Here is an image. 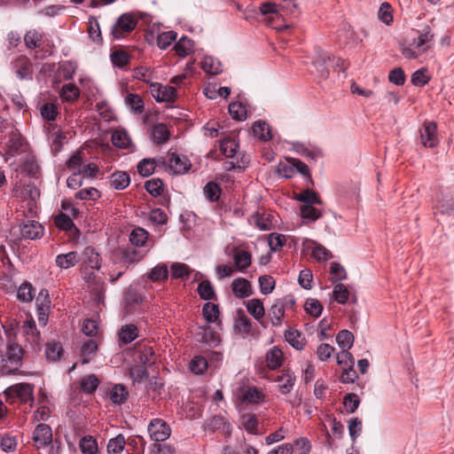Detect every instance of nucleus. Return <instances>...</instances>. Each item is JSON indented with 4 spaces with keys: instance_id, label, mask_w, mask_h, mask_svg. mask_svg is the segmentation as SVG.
<instances>
[{
    "instance_id": "nucleus-1",
    "label": "nucleus",
    "mask_w": 454,
    "mask_h": 454,
    "mask_svg": "<svg viewBox=\"0 0 454 454\" xmlns=\"http://www.w3.org/2000/svg\"><path fill=\"white\" fill-rule=\"evenodd\" d=\"M12 196L26 202V207L31 215L37 212V200L40 198V191L34 184H17L13 188Z\"/></svg>"
},
{
    "instance_id": "nucleus-2",
    "label": "nucleus",
    "mask_w": 454,
    "mask_h": 454,
    "mask_svg": "<svg viewBox=\"0 0 454 454\" xmlns=\"http://www.w3.org/2000/svg\"><path fill=\"white\" fill-rule=\"evenodd\" d=\"M24 139L17 129L9 134L0 136V153L7 157H13L23 152Z\"/></svg>"
},
{
    "instance_id": "nucleus-3",
    "label": "nucleus",
    "mask_w": 454,
    "mask_h": 454,
    "mask_svg": "<svg viewBox=\"0 0 454 454\" xmlns=\"http://www.w3.org/2000/svg\"><path fill=\"white\" fill-rule=\"evenodd\" d=\"M23 350L17 344H8L5 357L2 359V371L4 373H12L20 367L22 364Z\"/></svg>"
},
{
    "instance_id": "nucleus-4",
    "label": "nucleus",
    "mask_w": 454,
    "mask_h": 454,
    "mask_svg": "<svg viewBox=\"0 0 454 454\" xmlns=\"http://www.w3.org/2000/svg\"><path fill=\"white\" fill-rule=\"evenodd\" d=\"M137 24V20L130 13H123L113 25L111 33L114 38H121L126 34L133 31L136 28Z\"/></svg>"
},
{
    "instance_id": "nucleus-5",
    "label": "nucleus",
    "mask_w": 454,
    "mask_h": 454,
    "mask_svg": "<svg viewBox=\"0 0 454 454\" xmlns=\"http://www.w3.org/2000/svg\"><path fill=\"white\" fill-rule=\"evenodd\" d=\"M12 69L20 80L33 79V63L26 56H20L12 62Z\"/></svg>"
},
{
    "instance_id": "nucleus-6",
    "label": "nucleus",
    "mask_w": 454,
    "mask_h": 454,
    "mask_svg": "<svg viewBox=\"0 0 454 454\" xmlns=\"http://www.w3.org/2000/svg\"><path fill=\"white\" fill-rule=\"evenodd\" d=\"M148 433L155 442L166 441L171 434L169 426L160 419H153L148 425Z\"/></svg>"
},
{
    "instance_id": "nucleus-7",
    "label": "nucleus",
    "mask_w": 454,
    "mask_h": 454,
    "mask_svg": "<svg viewBox=\"0 0 454 454\" xmlns=\"http://www.w3.org/2000/svg\"><path fill=\"white\" fill-rule=\"evenodd\" d=\"M34 387L28 383H20L8 387L4 393L9 397H18L20 402L33 401Z\"/></svg>"
},
{
    "instance_id": "nucleus-8",
    "label": "nucleus",
    "mask_w": 454,
    "mask_h": 454,
    "mask_svg": "<svg viewBox=\"0 0 454 454\" xmlns=\"http://www.w3.org/2000/svg\"><path fill=\"white\" fill-rule=\"evenodd\" d=\"M33 441L37 449L50 445L52 442L51 427L47 424H39L33 432Z\"/></svg>"
},
{
    "instance_id": "nucleus-9",
    "label": "nucleus",
    "mask_w": 454,
    "mask_h": 454,
    "mask_svg": "<svg viewBox=\"0 0 454 454\" xmlns=\"http://www.w3.org/2000/svg\"><path fill=\"white\" fill-rule=\"evenodd\" d=\"M152 94L158 102H173L176 90L172 86H162L160 83L151 84Z\"/></svg>"
},
{
    "instance_id": "nucleus-10",
    "label": "nucleus",
    "mask_w": 454,
    "mask_h": 454,
    "mask_svg": "<svg viewBox=\"0 0 454 454\" xmlns=\"http://www.w3.org/2000/svg\"><path fill=\"white\" fill-rule=\"evenodd\" d=\"M191 167L189 160L184 156L176 153H171L168 159L169 172L174 175H182L186 173Z\"/></svg>"
},
{
    "instance_id": "nucleus-11",
    "label": "nucleus",
    "mask_w": 454,
    "mask_h": 454,
    "mask_svg": "<svg viewBox=\"0 0 454 454\" xmlns=\"http://www.w3.org/2000/svg\"><path fill=\"white\" fill-rule=\"evenodd\" d=\"M20 235L26 239H36L43 235V225L34 220H28L21 225Z\"/></svg>"
},
{
    "instance_id": "nucleus-12",
    "label": "nucleus",
    "mask_w": 454,
    "mask_h": 454,
    "mask_svg": "<svg viewBox=\"0 0 454 454\" xmlns=\"http://www.w3.org/2000/svg\"><path fill=\"white\" fill-rule=\"evenodd\" d=\"M330 59L331 57L327 52L321 49H316L313 65L317 68L318 75L323 79H326L329 75V70L326 67V62L330 60Z\"/></svg>"
},
{
    "instance_id": "nucleus-13",
    "label": "nucleus",
    "mask_w": 454,
    "mask_h": 454,
    "mask_svg": "<svg viewBox=\"0 0 454 454\" xmlns=\"http://www.w3.org/2000/svg\"><path fill=\"white\" fill-rule=\"evenodd\" d=\"M436 125L434 122H425L420 130V139L424 146L434 147L437 144Z\"/></svg>"
},
{
    "instance_id": "nucleus-14",
    "label": "nucleus",
    "mask_w": 454,
    "mask_h": 454,
    "mask_svg": "<svg viewBox=\"0 0 454 454\" xmlns=\"http://www.w3.org/2000/svg\"><path fill=\"white\" fill-rule=\"evenodd\" d=\"M156 355L153 348L146 345H139L137 350V360L145 366H151L156 362Z\"/></svg>"
},
{
    "instance_id": "nucleus-15",
    "label": "nucleus",
    "mask_w": 454,
    "mask_h": 454,
    "mask_svg": "<svg viewBox=\"0 0 454 454\" xmlns=\"http://www.w3.org/2000/svg\"><path fill=\"white\" fill-rule=\"evenodd\" d=\"M273 216L268 213L256 212L250 217V223L261 231H270L273 228Z\"/></svg>"
},
{
    "instance_id": "nucleus-16",
    "label": "nucleus",
    "mask_w": 454,
    "mask_h": 454,
    "mask_svg": "<svg viewBox=\"0 0 454 454\" xmlns=\"http://www.w3.org/2000/svg\"><path fill=\"white\" fill-rule=\"evenodd\" d=\"M436 209L442 215H454V194H442L437 201Z\"/></svg>"
},
{
    "instance_id": "nucleus-17",
    "label": "nucleus",
    "mask_w": 454,
    "mask_h": 454,
    "mask_svg": "<svg viewBox=\"0 0 454 454\" xmlns=\"http://www.w3.org/2000/svg\"><path fill=\"white\" fill-rule=\"evenodd\" d=\"M232 292L238 298H246L251 295V284L243 278H236L231 283Z\"/></svg>"
},
{
    "instance_id": "nucleus-18",
    "label": "nucleus",
    "mask_w": 454,
    "mask_h": 454,
    "mask_svg": "<svg viewBox=\"0 0 454 454\" xmlns=\"http://www.w3.org/2000/svg\"><path fill=\"white\" fill-rule=\"evenodd\" d=\"M295 380V376L288 371L282 372L276 379V381L278 383L279 391L283 395H287L292 391Z\"/></svg>"
},
{
    "instance_id": "nucleus-19",
    "label": "nucleus",
    "mask_w": 454,
    "mask_h": 454,
    "mask_svg": "<svg viewBox=\"0 0 454 454\" xmlns=\"http://www.w3.org/2000/svg\"><path fill=\"white\" fill-rule=\"evenodd\" d=\"M79 254L77 252H69L67 254H61L56 256L55 262L60 269H69L79 262Z\"/></svg>"
},
{
    "instance_id": "nucleus-20",
    "label": "nucleus",
    "mask_w": 454,
    "mask_h": 454,
    "mask_svg": "<svg viewBox=\"0 0 454 454\" xmlns=\"http://www.w3.org/2000/svg\"><path fill=\"white\" fill-rule=\"evenodd\" d=\"M266 362L270 369L275 370L281 366L283 362V352L277 347L273 346L266 353Z\"/></svg>"
},
{
    "instance_id": "nucleus-21",
    "label": "nucleus",
    "mask_w": 454,
    "mask_h": 454,
    "mask_svg": "<svg viewBox=\"0 0 454 454\" xmlns=\"http://www.w3.org/2000/svg\"><path fill=\"white\" fill-rule=\"evenodd\" d=\"M286 340L295 349L301 350L305 346V338L295 329L289 328L285 332Z\"/></svg>"
},
{
    "instance_id": "nucleus-22",
    "label": "nucleus",
    "mask_w": 454,
    "mask_h": 454,
    "mask_svg": "<svg viewBox=\"0 0 454 454\" xmlns=\"http://www.w3.org/2000/svg\"><path fill=\"white\" fill-rule=\"evenodd\" d=\"M118 336L121 342L131 343L138 337V329L135 325H125L120 329Z\"/></svg>"
},
{
    "instance_id": "nucleus-23",
    "label": "nucleus",
    "mask_w": 454,
    "mask_h": 454,
    "mask_svg": "<svg viewBox=\"0 0 454 454\" xmlns=\"http://www.w3.org/2000/svg\"><path fill=\"white\" fill-rule=\"evenodd\" d=\"M130 184V176L125 171H116L111 176V186L115 190H124Z\"/></svg>"
},
{
    "instance_id": "nucleus-24",
    "label": "nucleus",
    "mask_w": 454,
    "mask_h": 454,
    "mask_svg": "<svg viewBox=\"0 0 454 454\" xmlns=\"http://www.w3.org/2000/svg\"><path fill=\"white\" fill-rule=\"evenodd\" d=\"M170 137V132L164 123H158L153 126L152 137L154 143L160 145L166 143Z\"/></svg>"
},
{
    "instance_id": "nucleus-25",
    "label": "nucleus",
    "mask_w": 454,
    "mask_h": 454,
    "mask_svg": "<svg viewBox=\"0 0 454 454\" xmlns=\"http://www.w3.org/2000/svg\"><path fill=\"white\" fill-rule=\"evenodd\" d=\"M233 261L236 268L239 271H244L251 265V254L246 250H239L233 255Z\"/></svg>"
},
{
    "instance_id": "nucleus-26",
    "label": "nucleus",
    "mask_w": 454,
    "mask_h": 454,
    "mask_svg": "<svg viewBox=\"0 0 454 454\" xmlns=\"http://www.w3.org/2000/svg\"><path fill=\"white\" fill-rule=\"evenodd\" d=\"M129 392L121 384H116L110 391V399L113 403L121 405L128 399Z\"/></svg>"
},
{
    "instance_id": "nucleus-27",
    "label": "nucleus",
    "mask_w": 454,
    "mask_h": 454,
    "mask_svg": "<svg viewBox=\"0 0 454 454\" xmlns=\"http://www.w3.org/2000/svg\"><path fill=\"white\" fill-rule=\"evenodd\" d=\"M295 199L298 201L302 202V205H321L322 200L318 197V194L310 189L301 191L296 195Z\"/></svg>"
},
{
    "instance_id": "nucleus-28",
    "label": "nucleus",
    "mask_w": 454,
    "mask_h": 454,
    "mask_svg": "<svg viewBox=\"0 0 454 454\" xmlns=\"http://www.w3.org/2000/svg\"><path fill=\"white\" fill-rule=\"evenodd\" d=\"M97 350L98 344L95 340H89L88 341L84 342L81 350L82 363L83 364L90 363L94 357Z\"/></svg>"
},
{
    "instance_id": "nucleus-29",
    "label": "nucleus",
    "mask_w": 454,
    "mask_h": 454,
    "mask_svg": "<svg viewBox=\"0 0 454 454\" xmlns=\"http://www.w3.org/2000/svg\"><path fill=\"white\" fill-rule=\"evenodd\" d=\"M269 317L271 320L273 326H280L282 325V319L285 317V310L283 309V305L278 302L277 300L271 305Z\"/></svg>"
},
{
    "instance_id": "nucleus-30",
    "label": "nucleus",
    "mask_w": 454,
    "mask_h": 454,
    "mask_svg": "<svg viewBox=\"0 0 454 454\" xmlns=\"http://www.w3.org/2000/svg\"><path fill=\"white\" fill-rule=\"evenodd\" d=\"M253 133L258 137L260 140L269 141L271 139V131L268 123L262 121H257L253 125Z\"/></svg>"
},
{
    "instance_id": "nucleus-31",
    "label": "nucleus",
    "mask_w": 454,
    "mask_h": 454,
    "mask_svg": "<svg viewBox=\"0 0 454 454\" xmlns=\"http://www.w3.org/2000/svg\"><path fill=\"white\" fill-rule=\"evenodd\" d=\"M247 311L257 320L260 321L265 315L263 304L259 299L249 300L246 304Z\"/></svg>"
},
{
    "instance_id": "nucleus-32",
    "label": "nucleus",
    "mask_w": 454,
    "mask_h": 454,
    "mask_svg": "<svg viewBox=\"0 0 454 454\" xmlns=\"http://www.w3.org/2000/svg\"><path fill=\"white\" fill-rule=\"evenodd\" d=\"M222 192L220 185L213 181L206 184L203 188V193L206 199L210 202H215L219 200Z\"/></svg>"
},
{
    "instance_id": "nucleus-33",
    "label": "nucleus",
    "mask_w": 454,
    "mask_h": 454,
    "mask_svg": "<svg viewBox=\"0 0 454 454\" xmlns=\"http://www.w3.org/2000/svg\"><path fill=\"white\" fill-rule=\"evenodd\" d=\"M22 331L25 335L29 338L32 343H38L40 340V332L36 328L34 319L26 320L22 326Z\"/></svg>"
},
{
    "instance_id": "nucleus-34",
    "label": "nucleus",
    "mask_w": 454,
    "mask_h": 454,
    "mask_svg": "<svg viewBox=\"0 0 454 454\" xmlns=\"http://www.w3.org/2000/svg\"><path fill=\"white\" fill-rule=\"evenodd\" d=\"M60 97L65 101L74 102L80 97V90L75 84L67 83L63 85L60 91Z\"/></svg>"
},
{
    "instance_id": "nucleus-35",
    "label": "nucleus",
    "mask_w": 454,
    "mask_h": 454,
    "mask_svg": "<svg viewBox=\"0 0 454 454\" xmlns=\"http://www.w3.org/2000/svg\"><path fill=\"white\" fill-rule=\"evenodd\" d=\"M168 277V270L166 264H158L147 274L152 282L164 281Z\"/></svg>"
},
{
    "instance_id": "nucleus-36",
    "label": "nucleus",
    "mask_w": 454,
    "mask_h": 454,
    "mask_svg": "<svg viewBox=\"0 0 454 454\" xmlns=\"http://www.w3.org/2000/svg\"><path fill=\"white\" fill-rule=\"evenodd\" d=\"M300 213L302 219L315 222L322 217V211L314 207V205H301Z\"/></svg>"
},
{
    "instance_id": "nucleus-37",
    "label": "nucleus",
    "mask_w": 454,
    "mask_h": 454,
    "mask_svg": "<svg viewBox=\"0 0 454 454\" xmlns=\"http://www.w3.org/2000/svg\"><path fill=\"white\" fill-rule=\"evenodd\" d=\"M99 385V380L95 374H90L83 377L81 380V389L88 394L94 393Z\"/></svg>"
},
{
    "instance_id": "nucleus-38",
    "label": "nucleus",
    "mask_w": 454,
    "mask_h": 454,
    "mask_svg": "<svg viewBox=\"0 0 454 454\" xmlns=\"http://www.w3.org/2000/svg\"><path fill=\"white\" fill-rule=\"evenodd\" d=\"M148 236L149 234L145 229L135 228L129 235V241L136 247H143L145 245Z\"/></svg>"
},
{
    "instance_id": "nucleus-39",
    "label": "nucleus",
    "mask_w": 454,
    "mask_h": 454,
    "mask_svg": "<svg viewBox=\"0 0 454 454\" xmlns=\"http://www.w3.org/2000/svg\"><path fill=\"white\" fill-rule=\"evenodd\" d=\"M201 67L209 74H218L222 72L220 61L208 56L203 59Z\"/></svg>"
},
{
    "instance_id": "nucleus-40",
    "label": "nucleus",
    "mask_w": 454,
    "mask_h": 454,
    "mask_svg": "<svg viewBox=\"0 0 454 454\" xmlns=\"http://www.w3.org/2000/svg\"><path fill=\"white\" fill-rule=\"evenodd\" d=\"M125 103L135 114H141L144 111V101L137 94H128Z\"/></svg>"
},
{
    "instance_id": "nucleus-41",
    "label": "nucleus",
    "mask_w": 454,
    "mask_h": 454,
    "mask_svg": "<svg viewBox=\"0 0 454 454\" xmlns=\"http://www.w3.org/2000/svg\"><path fill=\"white\" fill-rule=\"evenodd\" d=\"M336 342L342 349H349L354 343V335L348 330H341L336 335Z\"/></svg>"
},
{
    "instance_id": "nucleus-42",
    "label": "nucleus",
    "mask_w": 454,
    "mask_h": 454,
    "mask_svg": "<svg viewBox=\"0 0 454 454\" xmlns=\"http://www.w3.org/2000/svg\"><path fill=\"white\" fill-rule=\"evenodd\" d=\"M198 293L201 299L206 301L214 300L215 293L209 280H203L198 286Z\"/></svg>"
},
{
    "instance_id": "nucleus-43",
    "label": "nucleus",
    "mask_w": 454,
    "mask_h": 454,
    "mask_svg": "<svg viewBox=\"0 0 454 454\" xmlns=\"http://www.w3.org/2000/svg\"><path fill=\"white\" fill-rule=\"evenodd\" d=\"M84 256L86 257L85 263L91 269L98 270L100 268V256L98 253L91 247L84 249Z\"/></svg>"
},
{
    "instance_id": "nucleus-44",
    "label": "nucleus",
    "mask_w": 454,
    "mask_h": 454,
    "mask_svg": "<svg viewBox=\"0 0 454 454\" xmlns=\"http://www.w3.org/2000/svg\"><path fill=\"white\" fill-rule=\"evenodd\" d=\"M193 47L192 41L188 39L186 36H183L174 46L176 53L179 57H185L192 51Z\"/></svg>"
},
{
    "instance_id": "nucleus-45",
    "label": "nucleus",
    "mask_w": 454,
    "mask_h": 454,
    "mask_svg": "<svg viewBox=\"0 0 454 454\" xmlns=\"http://www.w3.org/2000/svg\"><path fill=\"white\" fill-rule=\"evenodd\" d=\"M34 298V288L28 282H24L18 288L17 299L22 302H29Z\"/></svg>"
},
{
    "instance_id": "nucleus-46",
    "label": "nucleus",
    "mask_w": 454,
    "mask_h": 454,
    "mask_svg": "<svg viewBox=\"0 0 454 454\" xmlns=\"http://www.w3.org/2000/svg\"><path fill=\"white\" fill-rule=\"evenodd\" d=\"M204 318L208 323H215L219 317L218 306L212 302H206L202 309Z\"/></svg>"
},
{
    "instance_id": "nucleus-47",
    "label": "nucleus",
    "mask_w": 454,
    "mask_h": 454,
    "mask_svg": "<svg viewBox=\"0 0 454 454\" xmlns=\"http://www.w3.org/2000/svg\"><path fill=\"white\" fill-rule=\"evenodd\" d=\"M156 167V162L154 159H143L138 164H137V172L144 177H147L153 174L154 169Z\"/></svg>"
},
{
    "instance_id": "nucleus-48",
    "label": "nucleus",
    "mask_w": 454,
    "mask_h": 454,
    "mask_svg": "<svg viewBox=\"0 0 454 454\" xmlns=\"http://www.w3.org/2000/svg\"><path fill=\"white\" fill-rule=\"evenodd\" d=\"M239 148L238 143L231 138H225L221 142L220 150L227 158H232Z\"/></svg>"
},
{
    "instance_id": "nucleus-49",
    "label": "nucleus",
    "mask_w": 454,
    "mask_h": 454,
    "mask_svg": "<svg viewBox=\"0 0 454 454\" xmlns=\"http://www.w3.org/2000/svg\"><path fill=\"white\" fill-rule=\"evenodd\" d=\"M114 145L120 148H127L130 144V138L125 130H115L111 137Z\"/></svg>"
},
{
    "instance_id": "nucleus-50",
    "label": "nucleus",
    "mask_w": 454,
    "mask_h": 454,
    "mask_svg": "<svg viewBox=\"0 0 454 454\" xmlns=\"http://www.w3.org/2000/svg\"><path fill=\"white\" fill-rule=\"evenodd\" d=\"M125 438L120 434L116 437L110 439L107 444V452L109 454H120L125 446Z\"/></svg>"
},
{
    "instance_id": "nucleus-51",
    "label": "nucleus",
    "mask_w": 454,
    "mask_h": 454,
    "mask_svg": "<svg viewBox=\"0 0 454 454\" xmlns=\"http://www.w3.org/2000/svg\"><path fill=\"white\" fill-rule=\"evenodd\" d=\"M111 61L114 66L124 67L130 60L129 55L122 50H116L111 53Z\"/></svg>"
},
{
    "instance_id": "nucleus-52",
    "label": "nucleus",
    "mask_w": 454,
    "mask_h": 454,
    "mask_svg": "<svg viewBox=\"0 0 454 454\" xmlns=\"http://www.w3.org/2000/svg\"><path fill=\"white\" fill-rule=\"evenodd\" d=\"M234 327L239 333L248 334L252 328L251 321L242 312V314L235 320Z\"/></svg>"
},
{
    "instance_id": "nucleus-53",
    "label": "nucleus",
    "mask_w": 454,
    "mask_h": 454,
    "mask_svg": "<svg viewBox=\"0 0 454 454\" xmlns=\"http://www.w3.org/2000/svg\"><path fill=\"white\" fill-rule=\"evenodd\" d=\"M229 113L237 121H244L247 118L246 107L239 102H232L229 105Z\"/></svg>"
},
{
    "instance_id": "nucleus-54",
    "label": "nucleus",
    "mask_w": 454,
    "mask_h": 454,
    "mask_svg": "<svg viewBox=\"0 0 454 454\" xmlns=\"http://www.w3.org/2000/svg\"><path fill=\"white\" fill-rule=\"evenodd\" d=\"M18 444L17 437L7 433L2 435L0 447L4 452H12Z\"/></svg>"
},
{
    "instance_id": "nucleus-55",
    "label": "nucleus",
    "mask_w": 454,
    "mask_h": 454,
    "mask_svg": "<svg viewBox=\"0 0 454 454\" xmlns=\"http://www.w3.org/2000/svg\"><path fill=\"white\" fill-rule=\"evenodd\" d=\"M145 188L152 196L157 197L163 191V183L160 178H153L145 182Z\"/></svg>"
},
{
    "instance_id": "nucleus-56",
    "label": "nucleus",
    "mask_w": 454,
    "mask_h": 454,
    "mask_svg": "<svg viewBox=\"0 0 454 454\" xmlns=\"http://www.w3.org/2000/svg\"><path fill=\"white\" fill-rule=\"evenodd\" d=\"M177 34L175 31H167L160 34L157 37V45L162 50H166L173 42L176 40Z\"/></svg>"
},
{
    "instance_id": "nucleus-57",
    "label": "nucleus",
    "mask_w": 454,
    "mask_h": 454,
    "mask_svg": "<svg viewBox=\"0 0 454 454\" xmlns=\"http://www.w3.org/2000/svg\"><path fill=\"white\" fill-rule=\"evenodd\" d=\"M62 353L63 348L59 343H50L46 347L45 356L50 361H58L61 357Z\"/></svg>"
},
{
    "instance_id": "nucleus-58",
    "label": "nucleus",
    "mask_w": 454,
    "mask_h": 454,
    "mask_svg": "<svg viewBox=\"0 0 454 454\" xmlns=\"http://www.w3.org/2000/svg\"><path fill=\"white\" fill-rule=\"evenodd\" d=\"M190 370L195 374H202L207 368V361L201 356H197L189 364Z\"/></svg>"
},
{
    "instance_id": "nucleus-59",
    "label": "nucleus",
    "mask_w": 454,
    "mask_h": 454,
    "mask_svg": "<svg viewBox=\"0 0 454 454\" xmlns=\"http://www.w3.org/2000/svg\"><path fill=\"white\" fill-rule=\"evenodd\" d=\"M202 341L210 347H216L220 343V336L216 333L212 327L207 326L204 329L202 333Z\"/></svg>"
},
{
    "instance_id": "nucleus-60",
    "label": "nucleus",
    "mask_w": 454,
    "mask_h": 454,
    "mask_svg": "<svg viewBox=\"0 0 454 454\" xmlns=\"http://www.w3.org/2000/svg\"><path fill=\"white\" fill-rule=\"evenodd\" d=\"M74 198L82 200H97L100 198V192L93 187L85 188L77 192Z\"/></svg>"
},
{
    "instance_id": "nucleus-61",
    "label": "nucleus",
    "mask_w": 454,
    "mask_h": 454,
    "mask_svg": "<svg viewBox=\"0 0 454 454\" xmlns=\"http://www.w3.org/2000/svg\"><path fill=\"white\" fill-rule=\"evenodd\" d=\"M80 449L83 454H95L98 450V443L91 436H86L80 441Z\"/></svg>"
},
{
    "instance_id": "nucleus-62",
    "label": "nucleus",
    "mask_w": 454,
    "mask_h": 454,
    "mask_svg": "<svg viewBox=\"0 0 454 454\" xmlns=\"http://www.w3.org/2000/svg\"><path fill=\"white\" fill-rule=\"evenodd\" d=\"M269 246L273 252L279 251L286 244V236L280 233H270L268 239Z\"/></svg>"
},
{
    "instance_id": "nucleus-63",
    "label": "nucleus",
    "mask_w": 454,
    "mask_h": 454,
    "mask_svg": "<svg viewBox=\"0 0 454 454\" xmlns=\"http://www.w3.org/2000/svg\"><path fill=\"white\" fill-rule=\"evenodd\" d=\"M333 295L340 304H345L349 297V292L343 284H336L333 287Z\"/></svg>"
},
{
    "instance_id": "nucleus-64",
    "label": "nucleus",
    "mask_w": 454,
    "mask_h": 454,
    "mask_svg": "<svg viewBox=\"0 0 454 454\" xmlns=\"http://www.w3.org/2000/svg\"><path fill=\"white\" fill-rule=\"evenodd\" d=\"M304 309L312 317H318L322 313L323 306L317 299H308L304 304Z\"/></svg>"
}]
</instances>
